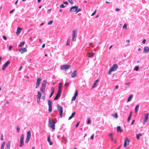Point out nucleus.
<instances>
[{
    "label": "nucleus",
    "instance_id": "16",
    "mask_svg": "<svg viewBox=\"0 0 149 149\" xmlns=\"http://www.w3.org/2000/svg\"><path fill=\"white\" fill-rule=\"evenodd\" d=\"M19 51L21 54H22L23 53L26 52L27 50L25 48L23 47L19 49Z\"/></svg>",
    "mask_w": 149,
    "mask_h": 149
},
{
    "label": "nucleus",
    "instance_id": "31",
    "mask_svg": "<svg viewBox=\"0 0 149 149\" xmlns=\"http://www.w3.org/2000/svg\"><path fill=\"white\" fill-rule=\"evenodd\" d=\"M142 135L141 133L136 134V137L137 139L138 140L139 139V137L141 136Z\"/></svg>",
    "mask_w": 149,
    "mask_h": 149
},
{
    "label": "nucleus",
    "instance_id": "44",
    "mask_svg": "<svg viewBox=\"0 0 149 149\" xmlns=\"http://www.w3.org/2000/svg\"><path fill=\"white\" fill-rule=\"evenodd\" d=\"M97 11V10H95V11L93 12V13L92 14L91 16L94 15L96 13Z\"/></svg>",
    "mask_w": 149,
    "mask_h": 149
},
{
    "label": "nucleus",
    "instance_id": "45",
    "mask_svg": "<svg viewBox=\"0 0 149 149\" xmlns=\"http://www.w3.org/2000/svg\"><path fill=\"white\" fill-rule=\"evenodd\" d=\"M91 123V121L90 118H88V122H87V124H89Z\"/></svg>",
    "mask_w": 149,
    "mask_h": 149
},
{
    "label": "nucleus",
    "instance_id": "47",
    "mask_svg": "<svg viewBox=\"0 0 149 149\" xmlns=\"http://www.w3.org/2000/svg\"><path fill=\"white\" fill-rule=\"evenodd\" d=\"M3 135L2 134H1V140H3Z\"/></svg>",
    "mask_w": 149,
    "mask_h": 149
},
{
    "label": "nucleus",
    "instance_id": "53",
    "mask_svg": "<svg viewBox=\"0 0 149 149\" xmlns=\"http://www.w3.org/2000/svg\"><path fill=\"white\" fill-rule=\"evenodd\" d=\"M3 38L5 40H6L7 39V37L6 36H3Z\"/></svg>",
    "mask_w": 149,
    "mask_h": 149
},
{
    "label": "nucleus",
    "instance_id": "62",
    "mask_svg": "<svg viewBox=\"0 0 149 149\" xmlns=\"http://www.w3.org/2000/svg\"><path fill=\"white\" fill-rule=\"evenodd\" d=\"M132 112H130V115H129V116H130L131 117L132 116Z\"/></svg>",
    "mask_w": 149,
    "mask_h": 149
},
{
    "label": "nucleus",
    "instance_id": "5",
    "mask_svg": "<svg viewBox=\"0 0 149 149\" xmlns=\"http://www.w3.org/2000/svg\"><path fill=\"white\" fill-rule=\"evenodd\" d=\"M31 132L30 131H29L27 132L26 137L25 141L26 143H27L29 142L31 138Z\"/></svg>",
    "mask_w": 149,
    "mask_h": 149
},
{
    "label": "nucleus",
    "instance_id": "39",
    "mask_svg": "<svg viewBox=\"0 0 149 149\" xmlns=\"http://www.w3.org/2000/svg\"><path fill=\"white\" fill-rule=\"evenodd\" d=\"M78 95V91H76L75 92V93L74 95V96L77 97Z\"/></svg>",
    "mask_w": 149,
    "mask_h": 149
},
{
    "label": "nucleus",
    "instance_id": "40",
    "mask_svg": "<svg viewBox=\"0 0 149 149\" xmlns=\"http://www.w3.org/2000/svg\"><path fill=\"white\" fill-rule=\"evenodd\" d=\"M139 67L137 66L136 67L134 68V70L136 71H138L139 70Z\"/></svg>",
    "mask_w": 149,
    "mask_h": 149
},
{
    "label": "nucleus",
    "instance_id": "26",
    "mask_svg": "<svg viewBox=\"0 0 149 149\" xmlns=\"http://www.w3.org/2000/svg\"><path fill=\"white\" fill-rule=\"evenodd\" d=\"M109 136L110 137V138L111 141H113V134L111 133L109 134Z\"/></svg>",
    "mask_w": 149,
    "mask_h": 149
},
{
    "label": "nucleus",
    "instance_id": "58",
    "mask_svg": "<svg viewBox=\"0 0 149 149\" xmlns=\"http://www.w3.org/2000/svg\"><path fill=\"white\" fill-rule=\"evenodd\" d=\"M120 10V9L118 8H116V10L117 11H118Z\"/></svg>",
    "mask_w": 149,
    "mask_h": 149
},
{
    "label": "nucleus",
    "instance_id": "61",
    "mask_svg": "<svg viewBox=\"0 0 149 149\" xmlns=\"http://www.w3.org/2000/svg\"><path fill=\"white\" fill-rule=\"evenodd\" d=\"M45 44H44L42 45V48H44L45 47Z\"/></svg>",
    "mask_w": 149,
    "mask_h": 149
},
{
    "label": "nucleus",
    "instance_id": "43",
    "mask_svg": "<svg viewBox=\"0 0 149 149\" xmlns=\"http://www.w3.org/2000/svg\"><path fill=\"white\" fill-rule=\"evenodd\" d=\"M76 97L74 96L73 97H72V101L75 100Z\"/></svg>",
    "mask_w": 149,
    "mask_h": 149
},
{
    "label": "nucleus",
    "instance_id": "56",
    "mask_svg": "<svg viewBox=\"0 0 149 149\" xmlns=\"http://www.w3.org/2000/svg\"><path fill=\"white\" fill-rule=\"evenodd\" d=\"M63 3L65 4H67L68 3V2L67 1H64Z\"/></svg>",
    "mask_w": 149,
    "mask_h": 149
},
{
    "label": "nucleus",
    "instance_id": "17",
    "mask_svg": "<svg viewBox=\"0 0 149 149\" xmlns=\"http://www.w3.org/2000/svg\"><path fill=\"white\" fill-rule=\"evenodd\" d=\"M62 83H60L59 84L58 87V92L61 93L62 91Z\"/></svg>",
    "mask_w": 149,
    "mask_h": 149
},
{
    "label": "nucleus",
    "instance_id": "48",
    "mask_svg": "<svg viewBox=\"0 0 149 149\" xmlns=\"http://www.w3.org/2000/svg\"><path fill=\"white\" fill-rule=\"evenodd\" d=\"M68 1L72 4H73V2L72 0H68Z\"/></svg>",
    "mask_w": 149,
    "mask_h": 149
},
{
    "label": "nucleus",
    "instance_id": "35",
    "mask_svg": "<svg viewBox=\"0 0 149 149\" xmlns=\"http://www.w3.org/2000/svg\"><path fill=\"white\" fill-rule=\"evenodd\" d=\"M113 116L115 118H117L118 117V115L117 113H115L114 115H113Z\"/></svg>",
    "mask_w": 149,
    "mask_h": 149
},
{
    "label": "nucleus",
    "instance_id": "34",
    "mask_svg": "<svg viewBox=\"0 0 149 149\" xmlns=\"http://www.w3.org/2000/svg\"><path fill=\"white\" fill-rule=\"evenodd\" d=\"M5 144V142H4L1 144V149H3L4 145Z\"/></svg>",
    "mask_w": 149,
    "mask_h": 149
},
{
    "label": "nucleus",
    "instance_id": "38",
    "mask_svg": "<svg viewBox=\"0 0 149 149\" xmlns=\"http://www.w3.org/2000/svg\"><path fill=\"white\" fill-rule=\"evenodd\" d=\"M70 40L69 39H68L67 40V42L66 44V45H70Z\"/></svg>",
    "mask_w": 149,
    "mask_h": 149
},
{
    "label": "nucleus",
    "instance_id": "64",
    "mask_svg": "<svg viewBox=\"0 0 149 149\" xmlns=\"http://www.w3.org/2000/svg\"><path fill=\"white\" fill-rule=\"evenodd\" d=\"M14 11V10H11V11H10V13H13V11Z\"/></svg>",
    "mask_w": 149,
    "mask_h": 149
},
{
    "label": "nucleus",
    "instance_id": "46",
    "mask_svg": "<svg viewBox=\"0 0 149 149\" xmlns=\"http://www.w3.org/2000/svg\"><path fill=\"white\" fill-rule=\"evenodd\" d=\"M65 7V6H64V5L63 4H61V5L60 6V7L62 8H64Z\"/></svg>",
    "mask_w": 149,
    "mask_h": 149
},
{
    "label": "nucleus",
    "instance_id": "25",
    "mask_svg": "<svg viewBox=\"0 0 149 149\" xmlns=\"http://www.w3.org/2000/svg\"><path fill=\"white\" fill-rule=\"evenodd\" d=\"M50 135L48 136V138H47V141L49 143L50 145H51L53 144V143L51 141H50Z\"/></svg>",
    "mask_w": 149,
    "mask_h": 149
},
{
    "label": "nucleus",
    "instance_id": "37",
    "mask_svg": "<svg viewBox=\"0 0 149 149\" xmlns=\"http://www.w3.org/2000/svg\"><path fill=\"white\" fill-rule=\"evenodd\" d=\"M20 130V127L18 125H17V132H19Z\"/></svg>",
    "mask_w": 149,
    "mask_h": 149
},
{
    "label": "nucleus",
    "instance_id": "28",
    "mask_svg": "<svg viewBox=\"0 0 149 149\" xmlns=\"http://www.w3.org/2000/svg\"><path fill=\"white\" fill-rule=\"evenodd\" d=\"M98 80H99L98 79H97V80H95V82L93 84V85L92 87V88H93L94 87H95V86L96 85V84L97 83V82H98Z\"/></svg>",
    "mask_w": 149,
    "mask_h": 149
},
{
    "label": "nucleus",
    "instance_id": "6",
    "mask_svg": "<svg viewBox=\"0 0 149 149\" xmlns=\"http://www.w3.org/2000/svg\"><path fill=\"white\" fill-rule=\"evenodd\" d=\"M57 108L60 112V115L61 118L62 117V113L63 112V107L61 106L59 104H58L57 105Z\"/></svg>",
    "mask_w": 149,
    "mask_h": 149
},
{
    "label": "nucleus",
    "instance_id": "60",
    "mask_svg": "<svg viewBox=\"0 0 149 149\" xmlns=\"http://www.w3.org/2000/svg\"><path fill=\"white\" fill-rule=\"evenodd\" d=\"M126 42L127 43L129 44L130 42V41L129 40H126Z\"/></svg>",
    "mask_w": 149,
    "mask_h": 149
},
{
    "label": "nucleus",
    "instance_id": "4",
    "mask_svg": "<svg viewBox=\"0 0 149 149\" xmlns=\"http://www.w3.org/2000/svg\"><path fill=\"white\" fill-rule=\"evenodd\" d=\"M77 30H74L72 31V41H76L77 37Z\"/></svg>",
    "mask_w": 149,
    "mask_h": 149
},
{
    "label": "nucleus",
    "instance_id": "59",
    "mask_svg": "<svg viewBox=\"0 0 149 149\" xmlns=\"http://www.w3.org/2000/svg\"><path fill=\"white\" fill-rule=\"evenodd\" d=\"M135 120H133L131 123V125H133L134 124V122Z\"/></svg>",
    "mask_w": 149,
    "mask_h": 149
},
{
    "label": "nucleus",
    "instance_id": "24",
    "mask_svg": "<svg viewBox=\"0 0 149 149\" xmlns=\"http://www.w3.org/2000/svg\"><path fill=\"white\" fill-rule=\"evenodd\" d=\"M117 131L118 132H120V133L122 132L123 130L121 129L120 126H118L117 127Z\"/></svg>",
    "mask_w": 149,
    "mask_h": 149
},
{
    "label": "nucleus",
    "instance_id": "29",
    "mask_svg": "<svg viewBox=\"0 0 149 149\" xmlns=\"http://www.w3.org/2000/svg\"><path fill=\"white\" fill-rule=\"evenodd\" d=\"M133 95H131L129 97H128L127 100V102H129L130 100H131L132 98L133 97Z\"/></svg>",
    "mask_w": 149,
    "mask_h": 149
},
{
    "label": "nucleus",
    "instance_id": "55",
    "mask_svg": "<svg viewBox=\"0 0 149 149\" xmlns=\"http://www.w3.org/2000/svg\"><path fill=\"white\" fill-rule=\"evenodd\" d=\"M146 42V40L145 39H144L143 40V41H142V43H143V44H145V42Z\"/></svg>",
    "mask_w": 149,
    "mask_h": 149
},
{
    "label": "nucleus",
    "instance_id": "9",
    "mask_svg": "<svg viewBox=\"0 0 149 149\" xmlns=\"http://www.w3.org/2000/svg\"><path fill=\"white\" fill-rule=\"evenodd\" d=\"M24 134H22L21 135L20 137V143L19 145L20 147H22L24 145Z\"/></svg>",
    "mask_w": 149,
    "mask_h": 149
},
{
    "label": "nucleus",
    "instance_id": "3",
    "mask_svg": "<svg viewBox=\"0 0 149 149\" xmlns=\"http://www.w3.org/2000/svg\"><path fill=\"white\" fill-rule=\"evenodd\" d=\"M118 68V65L117 64H114L109 70L108 72V74L109 75L111 74V72L112 71H115Z\"/></svg>",
    "mask_w": 149,
    "mask_h": 149
},
{
    "label": "nucleus",
    "instance_id": "11",
    "mask_svg": "<svg viewBox=\"0 0 149 149\" xmlns=\"http://www.w3.org/2000/svg\"><path fill=\"white\" fill-rule=\"evenodd\" d=\"M130 140L127 138H125V142L124 144V147H126L127 145H129Z\"/></svg>",
    "mask_w": 149,
    "mask_h": 149
},
{
    "label": "nucleus",
    "instance_id": "27",
    "mask_svg": "<svg viewBox=\"0 0 149 149\" xmlns=\"http://www.w3.org/2000/svg\"><path fill=\"white\" fill-rule=\"evenodd\" d=\"M75 112H74L73 113H72L71 116L69 117L68 120H70L72 118H73L75 116Z\"/></svg>",
    "mask_w": 149,
    "mask_h": 149
},
{
    "label": "nucleus",
    "instance_id": "14",
    "mask_svg": "<svg viewBox=\"0 0 149 149\" xmlns=\"http://www.w3.org/2000/svg\"><path fill=\"white\" fill-rule=\"evenodd\" d=\"M78 7L77 6H73L71 7L70 9V11H72L73 12H76L77 10Z\"/></svg>",
    "mask_w": 149,
    "mask_h": 149
},
{
    "label": "nucleus",
    "instance_id": "33",
    "mask_svg": "<svg viewBox=\"0 0 149 149\" xmlns=\"http://www.w3.org/2000/svg\"><path fill=\"white\" fill-rule=\"evenodd\" d=\"M139 105H137L136 106L135 108V113L137 112V109L139 108Z\"/></svg>",
    "mask_w": 149,
    "mask_h": 149
},
{
    "label": "nucleus",
    "instance_id": "18",
    "mask_svg": "<svg viewBox=\"0 0 149 149\" xmlns=\"http://www.w3.org/2000/svg\"><path fill=\"white\" fill-rule=\"evenodd\" d=\"M10 141H9L6 144V149H10Z\"/></svg>",
    "mask_w": 149,
    "mask_h": 149
},
{
    "label": "nucleus",
    "instance_id": "1",
    "mask_svg": "<svg viewBox=\"0 0 149 149\" xmlns=\"http://www.w3.org/2000/svg\"><path fill=\"white\" fill-rule=\"evenodd\" d=\"M47 84V80L45 79L43 80L42 83L41 84L40 90L41 92L43 93H45V88Z\"/></svg>",
    "mask_w": 149,
    "mask_h": 149
},
{
    "label": "nucleus",
    "instance_id": "49",
    "mask_svg": "<svg viewBox=\"0 0 149 149\" xmlns=\"http://www.w3.org/2000/svg\"><path fill=\"white\" fill-rule=\"evenodd\" d=\"M69 83H66L65 84V86L66 87H67L68 86V85H69Z\"/></svg>",
    "mask_w": 149,
    "mask_h": 149
},
{
    "label": "nucleus",
    "instance_id": "8",
    "mask_svg": "<svg viewBox=\"0 0 149 149\" xmlns=\"http://www.w3.org/2000/svg\"><path fill=\"white\" fill-rule=\"evenodd\" d=\"M48 105L49 106V112H51L52 110V102L51 100H48Z\"/></svg>",
    "mask_w": 149,
    "mask_h": 149
},
{
    "label": "nucleus",
    "instance_id": "10",
    "mask_svg": "<svg viewBox=\"0 0 149 149\" xmlns=\"http://www.w3.org/2000/svg\"><path fill=\"white\" fill-rule=\"evenodd\" d=\"M148 113H146L145 114L144 119L143 122V125H144L145 123L147 121L148 119Z\"/></svg>",
    "mask_w": 149,
    "mask_h": 149
},
{
    "label": "nucleus",
    "instance_id": "41",
    "mask_svg": "<svg viewBox=\"0 0 149 149\" xmlns=\"http://www.w3.org/2000/svg\"><path fill=\"white\" fill-rule=\"evenodd\" d=\"M53 22V21L52 20L48 22V25H51V24Z\"/></svg>",
    "mask_w": 149,
    "mask_h": 149
},
{
    "label": "nucleus",
    "instance_id": "51",
    "mask_svg": "<svg viewBox=\"0 0 149 149\" xmlns=\"http://www.w3.org/2000/svg\"><path fill=\"white\" fill-rule=\"evenodd\" d=\"M79 123H80V122L79 121L78 123H77V124H76V127L77 128V127L78 125H79Z\"/></svg>",
    "mask_w": 149,
    "mask_h": 149
},
{
    "label": "nucleus",
    "instance_id": "7",
    "mask_svg": "<svg viewBox=\"0 0 149 149\" xmlns=\"http://www.w3.org/2000/svg\"><path fill=\"white\" fill-rule=\"evenodd\" d=\"M71 66V65H64L61 66V70H67L69 69Z\"/></svg>",
    "mask_w": 149,
    "mask_h": 149
},
{
    "label": "nucleus",
    "instance_id": "32",
    "mask_svg": "<svg viewBox=\"0 0 149 149\" xmlns=\"http://www.w3.org/2000/svg\"><path fill=\"white\" fill-rule=\"evenodd\" d=\"M51 94H52V95H53L54 93V89L53 87H52L51 88Z\"/></svg>",
    "mask_w": 149,
    "mask_h": 149
},
{
    "label": "nucleus",
    "instance_id": "63",
    "mask_svg": "<svg viewBox=\"0 0 149 149\" xmlns=\"http://www.w3.org/2000/svg\"><path fill=\"white\" fill-rule=\"evenodd\" d=\"M130 82H128L127 83L125 84V85H129L130 84Z\"/></svg>",
    "mask_w": 149,
    "mask_h": 149
},
{
    "label": "nucleus",
    "instance_id": "36",
    "mask_svg": "<svg viewBox=\"0 0 149 149\" xmlns=\"http://www.w3.org/2000/svg\"><path fill=\"white\" fill-rule=\"evenodd\" d=\"M123 29H127V25L126 24H125L123 27Z\"/></svg>",
    "mask_w": 149,
    "mask_h": 149
},
{
    "label": "nucleus",
    "instance_id": "19",
    "mask_svg": "<svg viewBox=\"0 0 149 149\" xmlns=\"http://www.w3.org/2000/svg\"><path fill=\"white\" fill-rule=\"evenodd\" d=\"M61 93L58 92L54 98V100H56L58 99V97L60 96Z\"/></svg>",
    "mask_w": 149,
    "mask_h": 149
},
{
    "label": "nucleus",
    "instance_id": "15",
    "mask_svg": "<svg viewBox=\"0 0 149 149\" xmlns=\"http://www.w3.org/2000/svg\"><path fill=\"white\" fill-rule=\"evenodd\" d=\"M42 94L39 91H38V95H37V101L38 102H40L41 97Z\"/></svg>",
    "mask_w": 149,
    "mask_h": 149
},
{
    "label": "nucleus",
    "instance_id": "20",
    "mask_svg": "<svg viewBox=\"0 0 149 149\" xmlns=\"http://www.w3.org/2000/svg\"><path fill=\"white\" fill-rule=\"evenodd\" d=\"M22 29V28H20L19 27H17L16 32V33L17 35H19L20 34Z\"/></svg>",
    "mask_w": 149,
    "mask_h": 149
},
{
    "label": "nucleus",
    "instance_id": "50",
    "mask_svg": "<svg viewBox=\"0 0 149 149\" xmlns=\"http://www.w3.org/2000/svg\"><path fill=\"white\" fill-rule=\"evenodd\" d=\"M42 99L43 100H45V96L44 95H43L42 96Z\"/></svg>",
    "mask_w": 149,
    "mask_h": 149
},
{
    "label": "nucleus",
    "instance_id": "30",
    "mask_svg": "<svg viewBox=\"0 0 149 149\" xmlns=\"http://www.w3.org/2000/svg\"><path fill=\"white\" fill-rule=\"evenodd\" d=\"M24 44H25V42H21L20 44L19 45V47H22L24 45Z\"/></svg>",
    "mask_w": 149,
    "mask_h": 149
},
{
    "label": "nucleus",
    "instance_id": "54",
    "mask_svg": "<svg viewBox=\"0 0 149 149\" xmlns=\"http://www.w3.org/2000/svg\"><path fill=\"white\" fill-rule=\"evenodd\" d=\"M12 47V45L10 46L9 47V51L11 49Z\"/></svg>",
    "mask_w": 149,
    "mask_h": 149
},
{
    "label": "nucleus",
    "instance_id": "13",
    "mask_svg": "<svg viewBox=\"0 0 149 149\" xmlns=\"http://www.w3.org/2000/svg\"><path fill=\"white\" fill-rule=\"evenodd\" d=\"M10 62L9 61H8L6 63H5L3 65L2 68V69L3 70H4L5 68L7 67L8 64H10Z\"/></svg>",
    "mask_w": 149,
    "mask_h": 149
},
{
    "label": "nucleus",
    "instance_id": "22",
    "mask_svg": "<svg viewBox=\"0 0 149 149\" xmlns=\"http://www.w3.org/2000/svg\"><path fill=\"white\" fill-rule=\"evenodd\" d=\"M143 50L144 52L148 53L149 51V48L147 46H145L144 47Z\"/></svg>",
    "mask_w": 149,
    "mask_h": 149
},
{
    "label": "nucleus",
    "instance_id": "12",
    "mask_svg": "<svg viewBox=\"0 0 149 149\" xmlns=\"http://www.w3.org/2000/svg\"><path fill=\"white\" fill-rule=\"evenodd\" d=\"M41 79V78H38L37 79L36 83V88H37L39 87L40 84V81Z\"/></svg>",
    "mask_w": 149,
    "mask_h": 149
},
{
    "label": "nucleus",
    "instance_id": "52",
    "mask_svg": "<svg viewBox=\"0 0 149 149\" xmlns=\"http://www.w3.org/2000/svg\"><path fill=\"white\" fill-rule=\"evenodd\" d=\"M131 117V116H129L127 119V121H129L130 120Z\"/></svg>",
    "mask_w": 149,
    "mask_h": 149
},
{
    "label": "nucleus",
    "instance_id": "2",
    "mask_svg": "<svg viewBox=\"0 0 149 149\" xmlns=\"http://www.w3.org/2000/svg\"><path fill=\"white\" fill-rule=\"evenodd\" d=\"M49 126L52 128L53 130L55 129V123L51 118H49Z\"/></svg>",
    "mask_w": 149,
    "mask_h": 149
},
{
    "label": "nucleus",
    "instance_id": "21",
    "mask_svg": "<svg viewBox=\"0 0 149 149\" xmlns=\"http://www.w3.org/2000/svg\"><path fill=\"white\" fill-rule=\"evenodd\" d=\"M94 54H95L93 53H91L90 52H88L87 53V56H88V57L91 58L93 56Z\"/></svg>",
    "mask_w": 149,
    "mask_h": 149
},
{
    "label": "nucleus",
    "instance_id": "57",
    "mask_svg": "<svg viewBox=\"0 0 149 149\" xmlns=\"http://www.w3.org/2000/svg\"><path fill=\"white\" fill-rule=\"evenodd\" d=\"M94 135L93 134L91 136V139H93V137H94Z\"/></svg>",
    "mask_w": 149,
    "mask_h": 149
},
{
    "label": "nucleus",
    "instance_id": "42",
    "mask_svg": "<svg viewBox=\"0 0 149 149\" xmlns=\"http://www.w3.org/2000/svg\"><path fill=\"white\" fill-rule=\"evenodd\" d=\"M77 11L76 12V13H77L78 12L81 11V8H77Z\"/></svg>",
    "mask_w": 149,
    "mask_h": 149
},
{
    "label": "nucleus",
    "instance_id": "23",
    "mask_svg": "<svg viewBox=\"0 0 149 149\" xmlns=\"http://www.w3.org/2000/svg\"><path fill=\"white\" fill-rule=\"evenodd\" d=\"M77 72V71L76 70H74L71 74V77L72 78L75 77Z\"/></svg>",
    "mask_w": 149,
    "mask_h": 149
}]
</instances>
